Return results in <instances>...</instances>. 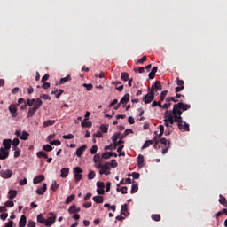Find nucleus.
Listing matches in <instances>:
<instances>
[{
  "label": "nucleus",
  "instance_id": "nucleus-1",
  "mask_svg": "<svg viewBox=\"0 0 227 227\" xmlns=\"http://www.w3.org/2000/svg\"><path fill=\"white\" fill-rule=\"evenodd\" d=\"M189 109H191V105L179 102L173 106L172 110H166L164 114V118H167V120H168L170 128H172L175 123H177L178 125V123L182 121V113L189 111Z\"/></svg>",
  "mask_w": 227,
  "mask_h": 227
},
{
  "label": "nucleus",
  "instance_id": "nucleus-2",
  "mask_svg": "<svg viewBox=\"0 0 227 227\" xmlns=\"http://www.w3.org/2000/svg\"><path fill=\"white\" fill-rule=\"evenodd\" d=\"M155 98V92H153V85H152L150 91L144 97L145 104H150Z\"/></svg>",
  "mask_w": 227,
  "mask_h": 227
},
{
  "label": "nucleus",
  "instance_id": "nucleus-3",
  "mask_svg": "<svg viewBox=\"0 0 227 227\" xmlns=\"http://www.w3.org/2000/svg\"><path fill=\"white\" fill-rule=\"evenodd\" d=\"M160 145H164L165 148L162 149L161 153L162 155H166V153L171 147V142L170 141L168 142V139L166 138H160Z\"/></svg>",
  "mask_w": 227,
  "mask_h": 227
},
{
  "label": "nucleus",
  "instance_id": "nucleus-4",
  "mask_svg": "<svg viewBox=\"0 0 227 227\" xmlns=\"http://www.w3.org/2000/svg\"><path fill=\"white\" fill-rule=\"evenodd\" d=\"M109 166V162L105 163L99 170V175H106V176L111 175V168Z\"/></svg>",
  "mask_w": 227,
  "mask_h": 227
},
{
  "label": "nucleus",
  "instance_id": "nucleus-5",
  "mask_svg": "<svg viewBox=\"0 0 227 227\" xmlns=\"http://www.w3.org/2000/svg\"><path fill=\"white\" fill-rule=\"evenodd\" d=\"M74 180L75 182H81L82 180V168L81 167H76L74 168Z\"/></svg>",
  "mask_w": 227,
  "mask_h": 227
},
{
  "label": "nucleus",
  "instance_id": "nucleus-6",
  "mask_svg": "<svg viewBox=\"0 0 227 227\" xmlns=\"http://www.w3.org/2000/svg\"><path fill=\"white\" fill-rule=\"evenodd\" d=\"M177 127L181 132H189L191 129L189 128V124L184 121V118H182V121H179Z\"/></svg>",
  "mask_w": 227,
  "mask_h": 227
},
{
  "label": "nucleus",
  "instance_id": "nucleus-7",
  "mask_svg": "<svg viewBox=\"0 0 227 227\" xmlns=\"http://www.w3.org/2000/svg\"><path fill=\"white\" fill-rule=\"evenodd\" d=\"M13 175V171L10 169H2L0 171V176H2L4 180H8Z\"/></svg>",
  "mask_w": 227,
  "mask_h": 227
},
{
  "label": "nucleus",
  "instance_id": "nucleus-8",
  "mask_svg": "<svg viewBox=\"0 0 227 227\" xmlns=\"http://www.w3.org/2000/svg\"><path fill=\"white\" fill-rule=\"evenodd\" d=\"M10 153L4 147L0 148V160H4V159H8Z\"/></svg>",
  "mask_w": 227,
  "mask_h": 227
},
{
  "label": "nucleus",
  "instance_id": "nucleus-9",
  "mask_svg": "<svg viewBox=\"0 0 227 227\" xmlns=\"http://www.w3.org/2000/svg\"><path fill=\"white\" fill-rule=\"evenodd\" d=\"M17 105H10L9 106V112L11 113V114L12 115V118H17Z\"/></svg>",
  "mask_w": 227,
  "mask_h": 227
},
{
  "label": "nucleus",
  "instance_id": "nucleus-10",
  "mask_svg": "<svg viewBox=\"0 0 227 227\" xmlns=\"http://www.w3.org/2000/svg\"><path fill=\"white\" fill-rule=\"evenodd\" d=\"M56 223V216H50L46 219L45 221V226L47 227H51L52 226V224H54Z\"/></svg>",
  "mask_w": 227,
  "mask_h": 227
},
{
  "label": "nucleus",
  "instance_id": "nucleus-11",
  "mask_svg": "<svg viewBox=\"0 0 227 227\" xmlns=\"http://www.w3.org/2000/svg\"><path fill=\"white\" fill-rule=\"evenodd\" d=\"M137 166L141 169V168H145V156L143 154H139L137 157Z\"/></svg>",
  "mask_w": 227,
  "mask_h": 227
},
{
  "label": "nucleus",
  "instance_id": "nucleus-12",
  "mask_svg": "<svg viewBox=\"0 0 227 227\" xmlns=\"http://www.w3.org/2000/svg\"><path fill=\"white\" fill-rule=\"evenodd\" d=\"M45 191H47V184L43 183V187L38 188L35 192L36 194H39L42 196L43 194H45Z\"/></svg>",
  "mask_w": 227,
  "mask_h": 227
},
{
  "label": "nucleus",
  "instance_id": "nucleus-13",
  "mask_svg": "<svg viewBox=\"0 0 227 227\" xmlns=\"http://www.w3.org/2000/svg\"><path fill=\"white\" fill-rule=\"evenodd\" d=\"M42 106H43V101H42V99L40 98H35L34 101V108L35 109H39L40 107H42Z\"/></svg>",
  "mask_w": 227,
  "mask_h": 227
},
{
  "label": "nucleus",
  "instance_id": "nucleus-14",
  "mask_svg": "<svg viewBox=\"0 0 227 227\" xmlns=\"http://www.w3.org/2000/svg\"><path fill=\"white\" fill-rule=\"evenodd\" d=\"M81 125L82 127V129H91V127H93V123L91 122V121H83L81 122Z\"/></svg>",
  "mask_w": 227,
  "mask_h": 227
},
{
  "label": "nucleus",
  "instance_id": "nucleus-15",
  "mask_svg": "<svg viewBox=\"0 0 227 227\" xmlns=\"http://www.w3.org/2000/svg\"><path fill=\"white\" fill-rule=\"evenodd\" d=\"M86 148H88V146L86 145H82L81 147H79L76 150L77 157H82V153H84V152L86 151Z\"/></svg>",
  "mask_w": 227,
  "mask_h": 227
},
{
  "label": "nucleus",
  "instance_id": "nucleus-16",
  "mask_svg": "<svg viewBox=\"0 0 227 227\" xmlns=\"http://www.w3.org/2000/svg\"><path fill=\"white\" fill-rule=\"evenodd\" d=\"M77 212H81V207H77L76 205H73L68 208L69 214H77Z\"/></svg>",
  "mask_w": 227,
  "mask_h": 227
},
{
  "label": "nucleus",
  "instance_id": "nucleus-17",
  "mask_svg": "<svg viewBox=\"0 0 227 227\" xmlns=\"http://www.w3.org/2000/svg\"><path fill=\"white\" fill-rule=\"evenodd\" d=\"M128 102H130V94L126 93L121 99L120 104H127Z\"/></svg>",
  "mask_w": 227,
  "mask_h": 227
},
{
  "label": "nucleus",
  "instance_id": "nucleus-18",
  "mask_svg": "<svg viewBox=\"0 0 227 227\" xmlns=\"http://www.w3.org/2000/svg\"><path fill=\"white\" fill-rule=\"evenodd\" d=\"M3 145L5 150H10L12 148V139H4Z\"/></svg>",
  "mask_w": 227,
  "mask_h": 227
},
{
  "label": "nucleus",
  "instance_id": "nucleus-19",
  "mask_svg": "<svg viewBox=\"0 0 227 227\" xmlns=\"http://www.w3.org/2000/svg\"><path fill=\"white\" fill-rule=\"evenodd\" d=\"M38 110L36 108H35L34 106L33 107H30L28 109V113H27V118H33V116H35V114H36V112Z\"/></svg>",
  "mask_w": 227,
  "mask_h": 227
},
{
  "label": "nucleus",
  "instance_id": "nucleus-20",
  "mask_svg": "<svg viewBox=\"0 0 227 227\" xmlns=\"http://www.w3.org/2000/svg\"><path fill=\"white\" fill-rule=\"evenodd\" d=\"M69 173H70V168H62L61 174H60L61 178H67V176H68Z\"/></svg>",
  "mask_w": 227,
  "mask_h": 227
},
{
  "label": "nucleus",
  "instance_id": "nucleus-21",
  "mask_svg": "<svg viewBox=\"0 0 227 227\" xmlns=\"http://www.w3.org/2000/svg\"><path fill=\"white\" fill-rule=\"evenodd\" d=\"M43 180H45V176L39 175L34 178L33 182L34 184H40V182H43Z\"/></svg>",
  "mask_w": 227,
  "mask_h": 227
},
{
  "label": "nucleus",
  "instance_id": "nucleus-22",
  "mask_svg": "<svg viewBox=\"0 0 227 227\" xmlns=\"http://www.w3.org/2000/svg\"><path fill=\"white\" fill-rule=\"evenodd\" d=\"M128 205L127 204H124V205H121V214L122 215H125V217H127V215H129V210L127 208Z\"/></svg>",
  "mask_w": 227,
  "mask_h": 227
},
{
  "label": "nucleus",
  "instance_id": "nucleus-23",
  "mask_svg": "<svg viewBox=\"0 0 227 227\" xmlns=\"http://www.w3.org/2000/svg\"><path fill=\"white\" fill-rule=\"evenodd\" d=\"M26 224H27L26 215H21L20 220L19 222V226L20 227H25Z\"/></svg>",
  "mask_w": 227,
  "mask_h": 227
},
{
  "label": "nucleus",
  "instance_id": "nucleus-24",
  "mask_svg": "<svg viewBox=\"0 0 227 227\" xmlns=\"http://www.w3.org/2000/svg\"><path fill=\"white\" fill-rule=\"evenodd\" d=\"M20 139H21L22 141H27V139H29V133H27V131H22Z\"/></svg>",
  "mask_w": 227,
  "mask_h": 227
},
{
  "label": "nucleus",
  "instance_id": "nucleus-25",
  "mask_svg": "<svg viewBox=\"0 0 227 227\" xmlns=\"http://www.w3.org/2000/svg\"><path fill=\"white\" fill-rule=\"evenodd\" d=\"M45 217H43V214H39L37 215V223H40V224H45Z\"/></svg>",
  "mask_w": 227,
  "mask_h": 227
},
{
  "label": "nucleus",
  "instance_id": "nucleus-26",
  "mask_svg": "<svg viewBox=\"0 0 227 227\" xmlns=\"http://www.w3.org/2000/svg\"><path fill=\"white\" fill-rule=\"evenodd\" d=\"M93 201H95V203H104V197L102 196H94L92 198Z\"/></svg>",
  "mask_w": 227,
  "mask_h": 227
},
{
  "label": "nucleus",
  "instance_id": "nucleus-27",
  "mask_svg": "<svg viewBox=\"0 0 227 227\" xmlns=\"http://www.w3.org/2000/svg\"><path fill=\"white\" fill-rule=\"evenodd\" d=\"M14 198H17V190H10L9 200H13Z\"/></svg>",
  "mask_w": 227,
  "mask_h": 227
},
{
  "label": "nucleus",
  "instance_id": "nucleus-28",
  "mask_svg": "<svg viewBox=\"0 0 227 227\" xmlns=\"http://www.w3.org/2000/svg\"><path fill=\"white\" fill-rule=\"evenodd\" d=\"M54 123H56V121L54 120H49L43 122V127L47 128V127H52V125H54Z\"/></svg>",
  "mask_w": 227,
  "mask_h": 227
},
{
  "label": "nucleus",
  "instance_id": "nucleus-29",
  "mask_svg": "<svg viewBox=\"0 0 227 227\" xmlns=\"http://www.w3.org/2000/svg\"><path fill=\"white\" fill-rule=\"evenodd\" d=\"M137 191H139V185L137 184H133L130 191L131 194H136Z\"/></svg>",
  "mask_w": 227,
  "mask_h": 227
},
{
  "label": "nucleus",
  "instance_id": "nucleus-30",
  "mask_svg": "<svg viewBox=\"0 0 227 227\" xmlns=\"http://www.w3.org/2000/svg\"><path fill=\"white\" fill-rule=\"evenodd\" d=\"M155 90H158V91H160V90H162V85L160 84V82H155L153 85V93H155Z\"/></svg>",
  "mask_w": 227,
  "mask_h": 227
},
{
  "label": "nucleus",
  "instance_id": "nucleus-31",
  "mask_svg": "<svg viewBox=\"0 0 227 227\" xmlns=\"http://www.w3.org/2000/svg\"><path fill=\"white\" fill-rule=\"evenodd\" d=\"M73 200H75V195L74 194H71L70 196H68L66 199V205H70V203H72Z\"/></svg>",
  "mask_w": 227,
  "mask_h": 227
},
{
  "label": "nucleus",
  "instance_id": "nucleus-32",
  "mask_svg": "<svg viewBox=\"0 0 227 227\" xmlns=\"http://www.w3.org/2000/svg\"><path fill=\"white\" fill-rule=\"evenodd\" d=\"M68 81H72V76H70V74L67 75L64 78H61L60 84H65V82H68Z\"/></svg>",
  "mask_w": 227,
  "mask_h": 227
},
{
  "label": "nucleus",
  "instance_id": "nucleus-33",
  "mask_svg": "<svg viewBox=\"0 0 227 227\" xmlns=\"http://www.w3.org/2000/svg\"><path fill=\"white\" fill-rule=\"evenodd\" d=\"M121 81H129V73H127V72H122V73L121 74Z\"/></svg>",
  "mask_w": 227,
  "mask_h": 227
},
{
  "label": "nucleus",
  "instance_id": "nucleus-34",
  "mask_svg": "<svg viewBox=\"0 0 227 227\" xmlns=\"http://www.w3.org/2000/svg\"><path fill=\"white\" fill-rule=\"evenodd\" d=\"M150 145H153V140H146L142 145V150H145V148H148Z\"/></svg>",
  "mask_w": 227,
  "mask_h": 227
},
{
  "label": "nucleus",
  "instance_id": "nucleus-35",
  "mask_svg": "<svg viewBox=\"0 0 227 227\" xmlns=\"http://www.w3.org/2000/svg\"><path fill=\"white\" fill-rule=\"evenodd\" d=\"M20 143V140H19V138H14L12 140V150H17V146H19Z\"/></svg>",
  "mask_w": 227,
  "mask_h": 227
},
{
  "label": "nucleus",
  "instance_id": "nucleus-36",
  "mask_svg": "<svg viewBox=\"0 0 227 227\" xmlns=\"http://www.w3.org/2000/svg\"><path fill=\"white\" fill-rule=\"evenodd\" d=\"M59 188V184L56 183V181H52L51 187V191L56 192V191H58Z\"/></svg>",
  "mask_w": 227,
  "mask_h": 227
},
{
  "label": "nucleus",
  "instance_id": "nucleus-37",
  "mask_svg": "<svg viewBox=\"0 0 227 227\" xmlns=\"http://www.w3.org/2000/svg\"><path fill=\"white\" fill-rule=\"evenodd\" d=\"M37 157L39 159H41V157H44V159H48L49 156L47 155V153L43 152V151H40L36 153Z\"/></svg>",
  "mask_w": 227,
  "mask_h": 227
},
{
  "label": "nucleus",
  "instance_id": "nucleus-38",
  "mask_svg": "<svg viewBox=\"0 0 227 227\" xmlns=\"http://www.w3.org/2000/svg\"><path fill=\"white\" fill-rule=\"evenodd\" d=\"M121 137V133H115L113 137H112V142L114 145V143H116L118 141V139H120Z\"/></svg>",
  "mask_w": 227,
  "mask_h": 227
},
{
  "label": "nucleus",
  "instance_id": "nucleus-39",
  "mask_svg": "<svg viewBox=\"0 0 227 227\" xmlns=\"http://www.w3.org/2000/svg\"><path fill=\"white\" fill-rule=\"evenodd\" d=\"M43 150H44V152H52V150H54V147H52L51 145L47 144L43 146Z\"/></svg>",
  "mask_w": 227,
  "mask_h": 227
},
{
  "label": "nucleus",
  "instance_id": "nucleus-40",
  "mask_svg": "<svg viewBox=\"0 0 227 227\" xmlns=\"http://www.w3.org/2000/svg\"><path fill=\"white\" fill-rule=\"evenodd\" d=\"M100 130L104 133V134H107V130H109V126L102 124L100 126Z\"/></svg>",
  "mask_w": 227,
  "mask_h": 227
},
{
  "label": "nucleus",
  "instance_id": "nucleus-41",
  "mask_svg": "<svg viewBox=\"0 0 227 227\" xmlns=\"http://www.w3.org/2000/svg\"><path fill=\"white\" fill-rule=\"evenodd\" d=\"M123 143H125V141H123L121 138L118 141H116L115 143H114V150H116L117 146H120L123 145Z\"/></svg>",
  "mask_w": 227,
  "mask_h": 227
},
{
  "label": "nucleus",
  "instance_id": "nucleus-42",
  "mask_svg": "<svg viewBox=\"0 0 227 227\" xmlns=\"http://www.w3.org/2000/svg\"><path fill=\"white\" fill-rule=\"evenodd\" d=\"M83 88H86L87 91H91L93 90V84L91 83H84Z\"/></svg>",
  "mask_w": 227,
  "mask_h": 227
},
{
  "label": "nucleus",
  "instance_id": "nucleus-43",
  "mask_svg": "<svg viewBox=\"0 0 227 227\" xmlns=\"http://www.w3.org/2000/svg\"><path fill=\"white\" fill-rule=\"evenodd\" d=\"M98 150V147L97 146V145H92V147L90 149V153L92 155H95V153H97Z\"/></svg>",
  "mask_w": 227,
  "mask_h": 227
},
{
  "label": "nucleus",
  "instance_id": "nucleus-44",
  "mask_svg": "<svg viewBox=\"0 0 227 227\" xmlns=\"http://www.w3.org/2000/svg\"><path fill=\"white\" fill-rule=\"evenodd\" d=\"M50 145H51V146H59L61 145V141L59 140H53L50 142Z\"/></svg>",
  "mask_w": 227,
  "mask_h": 227
},
{
  "label": "nucleus",
  "instance_id": "nucleus-45",
  "mask_svg": "<svg viewBox=\"0 0 227 227\" xmlns=\"http://www.w3.org/2000/svg\"><path fill=\"white\" fill-rule=\"evenodd\" d=\"M27 106H28L29 107H33L34 104H35V98L32 99H27Z\"/></svg>",
  "mask_w": 227,
  "mask_h": 227
},
{
  "label": "nucleus",
  "instance_id": "nucleus-46",
  "mask_svg": "<svg viewBox=\"0 0 227 227\" xmlns=\"http://www.w3.org/2000/svg\"><path fill=\"white\" fill-rule=\"evenodd\" d=\"M151 217H152L153 221H160V215H159V214L152 215Z\"/></svg>",
  "mask_w": 227,
  "mask_h": 227
},
{
  "label": "nucleus",
  "instance_id": "nucleus-47",
  "mask_svg": "<svg viewBox=\"0 0 227 227\" xmlns=\"http://www.w3.org/2000/svg\"><path fill=\"white\" fill-rule=\"evenodd\" d=\"M110 168H118V162H116V160H113L111 162H109Z\"/></svg>",
  "mask_w": 227,
  "mask_h": 227
},
{
  "label": "nucleus",
  "instance_id": "nucleus-48",
  "mask_svg": "<svg viewBox=\"0 0 227 227\" xmlns=\"http://www.w3.org/2000/svg\"><path fill=\"white\" fill-rule=\"evenodd\" d=\"M101 157H102V159H105V160L111 159L110 152L104 153L101 155Z\"/></svg>",
  "mask_w": 227,
  "mask_h": 227
},
{
  "label": "nucleus",
  "instance_id": "nucleus-49",
  "mask_svg": "<svg viewBox=\"0 0 227 227\" xmlns=\"http://www.w3.org/2000/svg\"><path fill=\"white\" fill-rule=\"evenodd\" d=\"M166 102H178V99L176 98V97H168L166 98Z\"/></svg>",
  "mask_w": 227,
  "mask_h": 227
},
{
  "label": "nucleus",
  "instance_id": "nucleus-50",
  "mask_svg": "<svg viewBox=\"0 0 227 227\" xmlns=\"http://www.w3.org/2000/svg\"><path fill=\"white\" fill-rule=\"evenodd\" d=\"M131 176L134 178V180H139V177L141 176V175L137 172H133Z\"/></svg>",
  "mask_w": 227,
  "mask_h": 227
},
{
  "label": "nucleus",
  "instance_id": "nucleus-51",
  "mask_svg": "<svg viewBox=\"0 0 227 227\" xmlns=\"http://www.w3.org/2000/svg\"><path fill=\"white\" fill-rule=\"evenodd\" d=\"M219 203H221V205H226V198H224L223 195H220Z\"/></svg>",
  "mask_w": 227,
  "mask_h": 227
},
{
  "label": "nucleus",
  "instance_id": "nucleus-52",
  "mask_svg": "<svg viewBox=\"0 0 227 227\" xmlns=\"http://www.w3.org/2000/svg\"><path fill=\"white\" fill-rule=\"evenodd\" d=\"M146 61V56H144L140 59L137 60V65H143Z\"/></svg>",
  "mask_w": 227,
  "mask_h": 227
},
{
  "label": "nucleus",
  "instance_id": "nucleus-53",
  "mask_svg": "<svg viewBox=\"0 0 227 227\" xmlns=\"http://www.w3.org/2000/svg\"><path fill=\"white\" fill-rule=\"evenodd\" d=\"M176 82L177 86H184V80H180L179 77L176 78Z\"/></svg>",
  "mask_w": 227,
  "mask_h": 227
},
{
  "label": "nucleus",
  "instance_id": "nucleus-54",
  "mask_svg": "<svg viewBox=\"0 0 227 227\" xmlns=\"http://www.w3.org/2000/svg\"><path fill=\"white\" fill-rule=\"evenodd\" d=\"M97 187L98 189H104L106 187V184H104V182L98 181V182H97Z\"/></svg>",
  "mask_w": 227,
  "mask_h": 227
},
{
  "label": "nucleus",
  "instance_id": "nucleus-55",
  "mask_svg": "<svg viewBox=\"0 0 227 227\" xmlns=\"http://www.w3.org/2000/svg\"><path fill=\"white\" fill-rule=\"evenodd\" d=\"M5 207H9L10 208H12V207H15V203H13V201L12 200H8L7 202H5Z\"/></svg>",
  "mask_w": 227,
  "mask_h": 227
},
{
  "label": "nucleus",
  "instance_id": "nucleus-56",
  "mask_svg": "<svg viewBox=\"0 0 227 227\" xmlns=\"http://www.w3.org/2000/svg\"><path fill=\"white\" fill-rule=\"evenodd\" d=\"M93 160H94L95 164H97V162H100V154L94 155Z\"/></svg>",
  "mask_w": 227,
  "mask_h": 227
},
{
  "label": "nucleus",
  "instance_id": "nucleus-57",
  "mask_svg": "<svg viewBox=\"0 0 227 227\" xmlns=\"http://www.w3.org/2000/svg\"><path fill=\"white\" fill-rule=\"evenodd\" d=\"M40 98H43V100H51V98L47 94H42L40 95Z\"/></svg>",
  "mask_w": 227,
  "mask_h": 227
},
{
  "label": "nucleus",
  "instance_id": "nucleus-58",
  "mask_svg": "<svg viewBox=\"0 0 227 227\" xmlns=\"http://www.w3.org/2000/svg\"><path fill=\"white\" fill-rule=\"evenodd\" d=\"M63 139H74V136L73 134L64 135Z\"/></svg>",
  "mask_w": 227,
  "mask_h": 227
},
{
  "label": "nucleus",
  "instance_id": "nucleus-59",
  "mask_svg": "<svg viewBox=\"0 0 227 227\" xmlns=\"http://www.w3.org/2000/svg\"><path fill=\"white\" fill-rule=\"evenodd\" d=\"M89 180H93L95 178V171H90L88 175Z\"/></svg>",
  "mask_w": 227,
  "mask_h": 227
},
{
  "label": "nucleus",
  "instance_id": "nucleus-60",
  "mask_svg": "<svg viewBox=\"0 0 227 227\" xmlns=\"http://www.w3.org/2000/svg\"><path fill=\"white\" fill-rule=\"evenodd\" d=\"M169 107H171V103L167 102L161 106V109H169Z\"/></svg>",
  "mask_w": 227,
  "mask_h": 227
},
{
  "label": "nucleus",
  "instance_id": "nucleus-61",
  "mask_svg": "<svg viewBox=\"0 0 227 227\" xmlns=\"http://www.w3.org/2000/svg\"><path fill=\"white\" fill-rule=\"evenodd\" d=\"M93 205L91 201L83 203L84 208H90V207Z\"/></svg>",
  "mask_w": 227,
  "mask_h": 227
},
{
  "label": "nucleus",
  "instance_id": "nucleus-62",
  "mask_svg": "<svg viewBox=\"0 0 227 227\" xmlns=\"http://www.w3.org/2000/svg\"><path fill=\"white\" fill-rule=\"evenodd\" d=\"M166 95H168V90H163L160 94L161 100H164V98H166Z\"/></svg>",
  "mask_w": 227,
  "mask_h": 227
},
{
  "label": "nucleus",
  "instance_id": "nucleus-63",
  "mask_svg": "<svg viewBox=\"0 0 227 227\" xmlns=\"http://www.w3.org/2000/svg\"><path fill=\"white\" fill-rule=\"evenodd\" d=\"M27 227H36V223H35L33 221H28Z\"/></svg>",
  "mask_w": 227,
  "mask_h": 227
},
{
  "label": "nucleus",
  "instance_id": "nucleus-64",
  "mask_svg": "<svg viewBox=\"0 0 227 227\" xmlns=\"http://www.w3.org/2000/svg\"><path fill=\"white\" fill-rule=\"evenodd\" d=\"M4 227H13V221L10 220L7 223H5Z\"/></svg>",
  "mask_w": 227,
  "mask_h": 227
}]
</instances>
